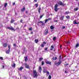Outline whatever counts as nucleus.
<instances>
[{
    "label": "nucleus",
    "mask_w": 79,
    "mask_h": 79,
    "mask_svg": "<svg viewBox=\"0 0 79 79\" xmlns=\"http://www.w3.org/2000/svg\"><path fill=\"white\" fill-rule=\"evenodd\" d=\"M59 6V5L57 4H56L54 6V11H56V12H57L58 11V7Z\"/></svg>",
    "instance_id": "obj_1"
},
{
    "label": "nucleus",
    "mask_w": 79,
    "mask_h": 79,
    "mask_svg": "<svg viewBox=\"0 0 79 79\" xmlns=\"http://www.w3.org/2000/svg\"><path fill=\"white\" fill-rule=\"evenodd\" d=\"M33 73L34 77H37L38 76V75L37 74V72H36V70H33Z\"/></svg>",
    "instance_id": "obj_2"
},
{
    "label": "nucleus",
    "mask_w": 79,
    "mask_h": 79,
    "mask_svg": "<svg viewBox=\"0 0 79 79\" xmlns=\"http://www.w3.org/2000/svg\"><path fill=\"white\" fill-rule=\"evenodd\" d=\"M48 33V29L47 28L45 29V30L44 32V34L45 35H47Z\"/></svg>",
    "instance_id": "obj_3"
},
{
    "label": "nucleus",
    "mask_w": 79,
    "mask_h": 79,
    "mask_svg": "<svg viewBox=\"0 0 79 79\" xmlns=\"http://www.w3.org/2000/svg\"><path fill=\"white\" fill-rule=\"evenodd\" d=\"M57 3L58 5H59L61 6H64V4L63 3H62V2L61 1H58L57 2Z\"/></svg>",
    "instance_id": "obj_4"
},
{
    "label": "nucleus",
    "mask_w": 79,
    "mask_h": 79,
    "mask_svg": "<svg viewBox=\"0 0 79 79\" xmlns=\"http://www.w3.org/2000/svg\"><path fill=\"white\" fill-rule=\"evenodd\" d=\"M61 63H62V61L61 60H60L56 64L57 66H60V65L61 64Z\"/></svg>",
    "instance_id": "obj_5"
},
{
    "label": "nucleus",
    "mask_w": 79,
    "mask_h": 79,
    "mask_svg": "<svg viewBox=\"0 0 79 79\" xmlns=\"http://www.w3.org/2000/svg\"><path fill=\"white\" fill-rule=\"evenodd\" d=\"M6 29H9V30H11V31H15V30L14 29V28L13 27H8Z\"/></svg>",
    "instance_id": "obj_6"
},
{
    "label": "nucleus",
    "mask_w": 79,
    "mask_h": 79,
    "mask_svg": "<svg viewBox=\"0 0 79 79\" xmlns=\"http://www.w3.org/2000/svg\"><path fill=\"white\" fill-rule=\"evenodd\" d=\"M44 44H46V42H44L41 45V47L42 48L44 47Z\"/></svg>",
    "instance_id": "obj_7"
},
{
    "label": "nucleus",
    "mask_w": 79,
    "mask_h": 79,
    "mask_svg": "<svg viewBox=\"0 0 79 79\" xmlns=\"http://www.w3.org/2000/svg\"><path fill=\"white\" fill-rule=\"evenodd\" d=\"M41 71H42V67H41V66H40L39 67V72L41 73Z\"/></svg>",
    "instance_id": "obj_8"
},
{
    "label": "nucleus",
    "mask_w": 79,
    "mask_h": 79,
    "mask_svg": "<svg viewBox=\"0 0 79 79\" xmlns=\"http://www.w3.org/2000/svg\"><path fill=\"white\" fill-rule=\"evenodd\" d=\"M24 66L26 68H27V69H29V65H27V64H24Z\"/></svg>",
    "instance_id": "obj_9"
},
{
    "label": "nucleus",
    "mask_w": 79,
    "mask_h": 79,
    "mask_svg": "<svg viewBox=\"0 0 79 79\" xmlns=\"http://www.w3.org/2000/svg\"><path fill=\"white\" fill-rule=\"evenodd\" d=\"M64 18V15H63L60 18V20L61 21H62V20H63Z\"/></svg>",
    "instance_id": "obj_10"
},
{
    "label": "nucleus",
    "mask_w": 79,
    "mask_h": 79,
    "mask_svg": "<svg viewBox=\"0 0 79 79\" xmlns=\"http://www.w3.org/2000/svg\"><path fill=\"white\" fill-rule=\"evenodd\" d=\"M45 63H46V64H50V65H51V64L52 63V62L50 61H46Z\"/></svg>",
    "instance_id": "obj_11"
},
{
    "label": "nucleus",
    "mask_w": 79,
    "mask_h": 79,
    "mask_svg": "<svg viewBox=\"0 0 79 79\" xmlns=\"http://www.w3.org/2000/svg\"><path fill=\"white\" fill-rule=\"evenodd\" d=\"M8 45V44L7 43H4L3 44V47H6Z\"/></svg>",
    "instance_id": "obj_12"
},
{
    "label": "nucleus",
    "mask_w": 79,
    "mask_h": 79,
    "mask_svg": "<svg viewBox=\"0 0 79 79\" xmlns=\"http://www.w3.org/2000/svg\"><path fill=\"white\" fill-rule=\"evenodd\" d=\"M53 48H54V46L53 45L51 46V48L50 49V50H51V51L53 50Z\"/></svg>",
    "instance_id": "obj_13"
},
{
    "label": "nucleus",
    "mask_w": 79,
    "mask_h": 79,
    "mask_svg": "<svg viewBox=\"0 0 79 79\" xmlns=\"http://www.w3.org/2000/svg\"><path fill=\"white\" fill-rule=\"evenodd\" d=\"M23 68H24L23 67H21L18 69V70L19 71H22V70L23 69Z\"/></svg>",
    "instance_id": "obj_14"
},
{
    "label": "nucleus",
    "mask_w": 79,
    "mask_h": 79,
    "mask_svg": "<svg viewBox=\"0 0 79 79\" xmlns=\"http://www.w3.org/2000/svg\"><path fill=\"white\" fill-rule=\"evenodd\" d=\"M25 7H23V8L21 9V11H22V12H23V11H25Z\"/></svg>",
    "instance_id": "obj_15"
},
{
    "label": "nucleus",
    "mask_w": 79,
    "mask_h": 79,
    "mask_svg": "<svg viewBox=\"0 0 79 79\" xmlns=\"http://www.w3.org/2000/svg\"><path fill=\"white\" fill-rule=\"evenodd\" d=\"M40 10H41V8L39 7L38 9V11L39 13H40Z\"/></svg>",
    "instance_id": "obj_16"
},
{
    "label": "nucleus",
    "mask_w": 79,
    "mask_h": 79,
    "mask_svg": "<svg viewBox=\"0 0 79 79\" xmlns=\"http://www.w3.org/2000/svg\"><path fill=\"white\" fill-rule=\"evenodd\" d=\"M10 50H9V49H8V50L6 51V53L7 54H9V53H10Z\"/></svg>",
    "instance_id": "obj_17"
},
{
    "label": "nucleus",
    "mask_w": 79,
    "mask_h": 79,
    "mask_svg": "<svg viewBox=\"0 0 79 79\" xmlns=\"http://www.w3.org/2000/svg\"><path fill=\"white\" fill-rule=\"evenodd\" d=\"M66 18L68 19H70V16L69 15L67 16H66Z\"/></svg>",
    "instance_id": "obj_18"
},
{
    "label": "nucleus",
    "mask_w": 79,
    "mask_h": 79,
    "mask_svg": "<svg viewBox=\"0 0 79 79\" xmlns=\"http://www.w3.org/2000/svg\"><path fill=\"white\" fill-rule=\"evenodd\" d=\"M73 23L74 24H77V21L76 20L74 21Z\"/></svg>",
    "instance_id": "obj_19"
},
{
    "label": "nucleus",
    "mask_w": 79,
    "mask_h": 79,
    "mask_svg": "<svg viewBox=\"0 0 79 79\" xmlns=\"http://www.w3.org/2000/svg\"><path fill=\"white\" fill-rule=\"evenodd\" d=\"M78 7H76V8L74 9V10L75 11H77V10H78Z\"/></svg>",
    "instance_id": "obj_20"
},
{
    "label": "nucleus",
    "mask_w": 79,
    "mask_h": 79,
    "mask_svg": "<svg viewBox=\"0 0 79 79\" xmlns=\"http://www.w3.org/2000/svg\"><path fill=\"white\" fill-rule=\"evenodd\" d=\"M7 5H8V4L6 3L4 5L5 8H6Z\"/></svg>",
    "instance_id": "obj_21"
},
{
    "label": "nucleus",
    "mask_w": 79,
    "mask_h": 79,
    "mask_svg": "<svg viewBox=\"0 0 79 79\" xmlns=\"http://www.w3.org/2000/svg\"><path fill=\"white\" fill-rule=\"evenodd\" d=\"M43 60H44V58L42 57L40 58L39 59V61H42Z\"/></svg>",
    "instance_id": "obj_22"
},
{
    "label": "nucleus",
    "mask_w": 79,
    "mask_h": 79,
    "mask_svg": "<svg viewBox=\"0 0 79 79\" xmlns=\"http://www.w3.org/2000/svg\"><path fill=\"white\" fill-rule=\"evenodd\" d=\"M65 15H68V14H69V11H66L65 13Z\"/></svg>",
    "instance_id": "obj_23"
},
{
    "label": "nucleus",
    "mask_w": 79,
    "mask_h": 79,
    "mask_svg": "<svg viewBox=\"0 0 79 79\" xmlns=\"http://www.w3.org/2000/svg\"><path fill=\"white\" fill-rule=\"evenodd\" d=\"M27 57H25V61L26 62H27Z\"/></svg>",
    "instance_id": "obj_24"
},
{
    "label": "nucleus",
    "mask_w": 79,
    "mask_h": 79,
    "mask_svg": "<svg viewBox=\"0 0 79 79\" xmlns=\"http://www.w3.org/2000/svg\"><path fill=\"white\" fill-rule=\"evenodd\" d=\"M57 57H53V58H52V59H53V60H57Z\"/></svg>",
    "instance_id": "obj_25"
},
{
    "label": "nucleus",
    "mask_w": 79,
    "mask_h": 79,
    "mask_svg": "<svg viewBox=\"0 0 79 79\" xmlns=\"http://www.w3.org/2000/svg\"><path fill=\"white\" fill-rule=\"evenodd\" d=\"M79 44L78 43H77V44H76V47L77 48L79 47Z\"/></svg>",
    "instance_id": "obj_26"
},
{
    "label": "nucleus",
    "mask_w": 79,
    "mask_h": 79,
    "mask_svg": "<svg viewBox=\"0 0 79 79\" xmlns=\"http://www.w3.org/2000/svg\"><path fill=\"white\" fill-rule=\"evenodd\" d=\"M39 5V4H38V3L35 4L34 5L35 6H36V8H37V7H38V5Z\"/></svg>",
    "instance_id": "obj_27"
},
{
    "label": "nucleus",
    "mask_w": 79,
    "mask_h": 79,
    "mask_svg": "<svg viewBox=\"0 0 79 79\" xmlns=\"http://www.w3.org/2000/svg\"><path fill=\"white\" fill-rule=\"evenodd\" d=\"M50 28L51 29H55V28H53V26H51L50 27Z\"/></svg>",
    "instance_id": "obj_28"
},
{
    "label": "nucleus",
    "mask_w": 79,
    "mask_h": 79,
    "mask_svg": "<svg viewBox=\"0 0 79 79\" xmlns=\"http://www.w3.org/2000/svg\"><path fill=\"white\" fill-rule=\"evenodd\" d=\"M14 21H15V20H14L13 19H11L10 23L12 24L13 23V22H14Z\"/></svg>",
    "instance_id": "obj_29"
},
{
    "label": "nucleus",
    "mask_w": 79,
    "mask_h": 79,
    "mask_svg": "<svg viewBox=\"0 0 79 79\" xmlns=\"http://www.w3.org/2000/svg\"><path fill=\"white\" fill-rule=\"evenodd\" d=\"M35 43L37 44V42H38L39 41V40H37V39H36L35 40Z\"/></svg>",
    "instance_id": "obj_30"
},
{
    "label": "nucleus",
    "mask_w": 79,
    "mask_h": 79,
    "mask_svg": "<svg viewBox=\"0 0 79 79\" xmlns=\"http://www.w3.org/2000/svg\"><path fill=\"white\" fill-rule=\"evenodd\" d=\"M12 67H13L14 68H15V66H16V64L15 63H14L12 65Z\"/></svg>",
    "instance_id": "obj_31"
},
{
    "label": "nucleus",
    "mask_w": 79,
    "mask_h": 79,
    "mask_svg": "<svg viewBox=\"0 0 79 79\" xmlns=\"http://www.w3.org/2000/svg\"><path fill=\"white\" fill-rule=\"evenodd\" d=\"M61 55H60L59 56V60L60 61V60H61Z\"/></svg>",
    "instance_id": "obj_32"
},
{
    "label": "nucleus",
    "mask_w": 79,
    "mask_h": 79,
    "mask_svg": "<svg viewBox=\"0 0 79 79\" xmlns=\"http://www.w3.org/2000/svg\"><path fill=\"white\" fill-rule=\"evenodd\" d=\"M43 16H44V15H40V19H41L42 18V17H43Z\"/></svg>",
    "instance_id": "obj_33"
},
{
    "label": "nucleus",
    "mask_w": 79,
    "mask_h": 79,
    "mask_svg": "<svg viewBox=\"0 0 79 79\" xmlns=\"http://www.w3.org/2000/svg\"><path fill=\"white\" fill-rule=\"evenodd\" d=\"M22 50H23V51H26V48L24 47H23Z\"/></svg>",
    "instance_id": "obj_34"
},
{
    "label": "nucleus",
    "mask_w": 79,
    "mask_h": 79,
    "mask_svg": "<svg viewBox=\"0 0 79 79\" xmlns=\"http://www.w3.org/2000/svg\"><path fill=\"white\" fill-rule=\"evenodd\" d=\"M44 61H42V62L41 65H42V66H43V65H44Z\"/></svg>",
    "instance_id": "obj_35"
},
{
    "label": "nucleus",
    "mask_w": 79,
    "mask_h": 79,
    "mask_svg": "<svg viewBox=\"0 0 79 79\" xmlns=\"http://www.w3.org/2000/svg\"><path fill=\"white\" fill-rule=\"evenodd\" d=\"M48 78L49 79H52V76H51V75H49L48 77Z\"/></svg>",
    "instance_id": "obj_36"
},
{
    "label": "nucleus",
    "mask_w": 79,
    "mask_h": 79,
    "mask_svg": "<svg viewBox=\"0 0 79 79\" xmlns=\"http://www.w3.org/2000/svg\"><path fill=\"white\" fill-rule=\"evenodd\" d=\"M54 22H55V23H58V20H54Z\"/></svg>",
    "instance_id": "obj_37"
},
{
    "label": "nucleus",
    "mask_w": 79,
    "mask_h": 79,
    "mask_svg": "<svg viewBox=\"0 0 79 79\" xmlns=\"http://www.w3.org/2000/svg\"><path fill=\"white\" fill-rule=\"evenodd\" d=\"M68 65H69V64H64V66L65 67H66V66H68Z\"/></svg>",
    "instance_id": "obj_38"
},
{
    "label": "nucleus",
    "mask_w": 79,
    "mask_h": 79,
    "mask_svg": "<svg viewBox=\"0 0 79 79\" xmlns=\"http://www.w3.org/2000/svg\"><path fill=\"white\" fill-rule=\"evenodd\" d=\"M47 21H48V19H46L45 21V23H46Z\"/></svg>",
    "instance_id": "obj_39"
},
{
    "label": "nucleus",
    "mask_w": 79,
    "mask_h": 79,
    "mask_svg": "<svg viewBox=\"0 0 79 79\" xmlns=\"http://www.w3.org/2000/svg\"><path fill=\"white\" fill-rule=\"evenodd\" d=\"M43 22L42 21H40V22H38V23H42Z\"/></svg>",
    "instance_id": "obj_40"
},
{
    "label": "nucleus",
    "mask_w": 79,
    "mask_h": 79,
    "mask_svg": "<svg viewBox=\"0 0 79 79\" xmlns=\"http://www.w3.org/2000/svg\"><path fill=\"white\" fill-rule=\"evenodd\" d=\"M53 40H56V37H54L53 38Z\"/></svg>",
    "instance_id": "obj_41"
},
{
    "label": "nucleus",
    "mask_w": 79,
    "mask_h": 79,
    "mask_svg": "<svg viewBox=\"0 0 79 79\" xmlns=\"http://www.w3.org/2000/svg\"><path fill=\"white\" fill-rule=\"evenodd\" d=\"M23 19H21L20 20V23H23Z\"/></svg>",
    "instance_id": "obj_42"
},
{
    "label": "nucleus",
    "mask_w": 79,
    "mask_h": 79,
    "mask_svg": "<svg viewBox=\"0 0 79 79\" xmlns=\"http://www.w3.org/2000/svg\"><path fill=\"white\" fill-rule=\"evenodd\" d=\"M10 45H9V46H8V48H9L8 50H10Z\"/></svg>",
    "instance_id": "obj_43"
},
{
    "label": "nucleus",
    "mask_w": 79,
    "mask_h": 79,
    "mask_svg": "<svg viewBox=\"0 0 79 79\" xmlns=\"http://www.w3.org/2000/svg\"><path fill=\"white\" fill-rule=\"evenodd\" d=\"M0 59L1 60H3V57H0Z\"/></svg>",
    "instance_id": "obj_44"
},
{
    "label": "nucleus",
    "mask_w": 79,
    "mask_h": 79,
    "mask_svg": "<svg viewBox=\"0 0 79 79\" xmlns=\"http://www.w3.org/2000/svg\"><path fill=\"white\" fill-rule=\"evenodd\" d=\"M46 74H48V75H49V74H50V73H49V72H46Z\"/></svg>",
    "instance_id": "obj_45"
},
{
    "label": "nucleus",
    "mask_w": 79,
    "mask_h": 79,
    "mask_svg": "<svg viewBox=\"0 0 79 79\" xmlns=\"http://www.w3.org/2000/svg\"><path fill=\"white\" fill-rule=\"evenodd\" d=\"M32 28H29V31H32Z\"/></svg>",
    "instance_id": "obj_46"
},
{
    "label": "nucleus",
    "mask_w": 79,
    "mask_h": 79,
    "mask_svg": "<svg viewBox=\"0 0 79 79\" xmlns=\"http://www.w3.org/2000/svg\"><path fill=\"white\" fill-rule=\"evenodd\" d=\"M13 46H14V47H16V44H13Z\"/></svg>",
    "instance_id": "obj_47"
},
{
    "label": "nucleus",
    "mask_w": 79,
    "mask_h": 79,
    "mask_svg": "<svg viewBox=\"0 0 79 79\" xmlns=\"http://www.w3.org/2000/svg\"><path fill=\"white\" fill-rule=\"evenodd\" d=\"M64 73H66V74H67V73H68V71L65 70L64 71Z\"/></svg>",
    "instance_id": "obj_48"
},
{
    "label": "nucleus",
    "mask_w": 79,
    "mask_h": 79,
    "mask_svg": "<svg viewBox=\"0 0 79 79\" xmlns=\"http://www.w3.org/2000/svg\"><path fill=\"white\" fill-rule=\"evenodd\" d=\"M48 49V48H45V50L47 51V50Z\"/></svg>",
    "instance_id": "obj_49"
},
{
    "label": "nucleus",
    "mask_w": 79,
    "mask_h": 79,
    "mask_svg": "<svg viewBox=\"0 0 79 79\" xmlns=\"http://www.w3.org/2000/svg\"><path fill=\"white\" fill-rule=\"evenodd\" d=\"M2 68L3 69H5V65H3Z\"/></svg>",
    "instance_id": "obj_50"
},
{
    "label": "nucleus",
    "mask_w": 79,
    "mask_h": 79,
    "mask_svg": "<svg viewBox=\"0 0 79 79\" xmlns=\"http://www.w3.org/2000/svg\"><path fill=\"white\" fill-rule=\"evenodd\" d=\"M37 0H34V2H37Z\"/></svg>",
    "instance_id": "obj_51"
},
{
    "label": "nucleus",
    "mask_w": 79,
    "mask_h": 79,
    "mask_svg": "<svg viewBox=\"0 0 79 79\" xmlns=\"http://www.w3.org/2000/svg\"><path fill=\"white\" fill-rule=\"evenodd\" d=\"M44 73H46V71H45V70L44 69Z\"/></svg>",
    "instance_id": "obj_52"
},
{
    "label": "nucleus",
    "mask_w": 79,
    "mask_h": 79,
    "mask_svg": "<svg viewBox=\"0 0 79 79\" xmlns=\"http://www.w3.org/2000/svg\"><path fill=\"white\" fill-rule=\"evenodd\" d=\"M48 21H49V20H51V19L49 18L48 19Z\"/></svg>",
    "instance_id": "obj_53"
},
{
    "label": "nucleus",
    "mask_w": 79,
    "mask_h": 79,
    "mask_svg": "<svg viewBox=\"0 0 79 79\" xmlns=\"http://www.w3.org/2000/svg\"><path fill=\"white\" fill-rule=\"evenodd\" d=\"M28 13V11H26V13L27 14V13Z\"/></svg>",
    "instance_id": "obj_54"
},
{
    "label": "nucleus",
    "mask_w": 79,
    "mask_h": 79,
    "mask_svg": "<svg viewBox=\"0 0 79 79\" xmlns=\"http://www.w3.org/2000/svg\"><path fill=\"white\" fill-rule=\"evenodd\" d=\"M62 29H65V27L64 26L62 27Z\"/></svg>",
    "instance_id": "obj_55"
},
{
    "label": "nucleus",
    "mask_w": 79,
    "mask_h": 79,
    "mask_svg": "<svg viewBox=\"0 0 79 79\" xmlns=\"http://www.w3.org/2000/svg\"><path fill=\"white\" fill-rule=\"evenodd\" d=\"M13 5H15V2H14V3H13Z\"/></svg>",
    "instance_id": "obj_56"
},
{
    "label": "nucleus",
    "mask_w": 79,
    "mask_h": 79,
    "mask_svg": "<svg viewBox=\"0 0 79 79\" xmlns=\"http://www.w3.org/2000/svg\"><path fill=\"white\" fill-rule=\"evenodd\" d=\"M15 15H18V14H17V13L16 12H15Z\"/></svg>",
    "instance_id": "obj_57"
},
{
    "label": "nucleus",
    "mask_w": 79,
    "mask_h": 79,
    "mask_svg": "<svg viewBox=\"0 0 79 79\" xmlns=\"http://www.w3.org/2000/svg\"><path fill=\"white\" fill-rule=\"evenodd\" d=\"M61 47H62V46L60 45V48H61Z\"/></svg>",
    "instance_id": "obj_58"
},
{
    "label": "nucleus",
    "mask_w": 79,
    "mask_h": 79,
    "mask_svg": "<svg viewBox=\"0 0 79 79\" xmlns=\"http://www.w3.org/2000/svg\"><path fill=\"white\" fill-rule=\"evenodd\" d=\"M33 33V31H31V34H32Z\"/></svg>",
    "instance_id": "obj_59"
},
{
    "label": "nucleus",
    "mask_w": 79,
    "mask_h": 79,
    "mask_svg": "<svg viewBox=\"0 0 79 79\" xmlns=\"http://www.w3.org/2000/svg\"><path fill=\"white\" fill-rule=\"evenodd\" d=\"M67 44H69V42H67Z\"/></svg>",
    "instance_id": "obj_60"
},
{
    "label": "nucleus",
    "mask_w": 79,
    "mask_h": 79,
    "mask_svg": "<svg viewBox=\"0 0 79 79\" xmlns=\"http://www.w3.org/2000/svg\"><path fill=\"white\" fill-rule=\"evenodd\" d=\"M35 67H34L33 69V70H34V68H35Z\"/></svg>",
    "instance_id": "obj_61"
},
{
    "label": "nucleus",
    "mask_w": 79,
    "mask_h": 79,
    "mask_svg": "<svg viewBox=\"0 0 79 79\" xmlns=\"http://www.w3.org/2000/svg\"><path fill=\"white\" fill-rule=\"evenodd\" d=\"M78 6H79V3L78 4Z\"/></svg>",
    "instance_id": "obj_62"
},
{
    "label": "nucleus",
    "mask_w": 79,
    "mask_h": 79,
    "mask_svg": "<svg viewBox=\"0 0 79 79\" xmlns=\"http://www.w3.org/2000/svg\"><path fill=\"white\" fill-rule=\"evenodd\" d=\"M53 14H51V15H52Z\"/></svg>",
    "instance_id": "obj_63"
},
{
    "label": "nucleus",
    "mask_w": 79,
    "mask_h": 79,
    "mask_svg": "<svg viewBox=\"0 0 79 79\" xmlns=\"http://www.w3.org/2000/svg\"><path fill=\"white\" fill-rule=\"evenodd\" d=\"M77 68V66L75 67V68Z\"/></svg>",
    "instance_id": "obj_64"
}]
</instances>
